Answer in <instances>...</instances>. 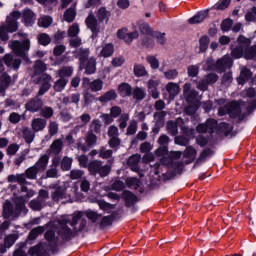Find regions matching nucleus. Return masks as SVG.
<instances>
[{"label": "nucleus", "mask_w": 256, "mask_h": 256, "mask_svg": "<svg viewBox=\"0 0 256 256\" xmlns=\"http://www.w3.org/2000/svg\"><path fill=\"white\" fill-rule=\"evenodd\" d=\"M237 46L232 48L231 55L234 59H256V45L251 47V39L241 35L238 37Z\"/></svg>", "instance_id": "1"}, {"label": "nucleus", "mask_w": 256, "mask_h": 256, "mask_svg": "<svg viewBox=\"0 0 256 256\" xmlns=\"http://www.w3.org/2000/svg\"><path fill=\"white\" fill-rule=\"evenodd\" d=\"M14 37L24 39L22 42L19 40L10 41L8 46L12 49L17 57H21L25 61H29V49H31V40H29L27 33L18 32Z\"/></svg>", "instance_id": "2"}, {"label": "nucleus", "mask_w": 256, "mask_h": 256, "mask_svg": "<svg viewBox=\"0 0 256 256\" xmlns=\"http://www.w3.org/2000/svg\"><path fill=\"white\" fill-rule=\"evenodd\" d=\"M19 19H21V13L17 10L12 11L6 18V23L0 26V39L1 41H8L9 34L15 33L19 29Z\"/></svg>", "instance_id": "3"}, {"label": "nucleus", "mask_w": 256, "mask_h": 256, "mask_svg": "<svg viewBox=\"0 0 256 256\" xmlns=\"http://www.w3.org/2000/svg\"><path fill=\"white\" fill-rule=\"evenodd\" d=\"M83 217L82 212H76L71 221V216H63L61 219L58 220V233L63 237V239H70V237H73V231H71V228H69L67 225H71L72 227H75L77 225L79 219Z\"/></svg>", "instance_id": "4"}, {"label": "nucleus", "mask_w": 256, "mask_h": 256, "mask_svg": "<svg viewBox=\"0 0 256 256\" xmlns=\"http://www.w3.org/2000/svg\"><path fill=\"white\" fill-rule=\"evenodd\" d=\"M232 66L233 59H231V56L225 55L216 63L213 61V58H208L203 62L202 69H204V71H218V73H223L226 69H231Z\"/></svg>", "instance_id": "5"}, {"label": "nucleus", "mask_w": 256, "mask_h": 256, "mask_svg": "<svg viewBox=\"0 0 256 256\" xmlns=\"http://www.w3.org/2000/svg\"><path fill=\"white\" fill-rule=\"evenodd\" d=\"M54 191L51 194L53 201H63L71 199V197H77V186L73 187V193H67V187L65 186H52Z\"/></svg>", "instance_id": "6"}, {"label": "nucleus", "mask_w": 256, "mask_h": 256, "mask_svg": "<svg viewBox=\"0 0 256 256\" xmlns=\"http://www.w3.org/2000/svg\"><path fill=\"white\" fill-rule=\"evenodd\" d=\"M218 115L220 117H223V115H230L232 118L239 117L241 115V106H239L237 101H232L224 107L219 108Z\"/></svg>", "instance_id": "7"}, {"label": "nucleus", "mask_w": 256, "mask_h": 256, "mask_svg": "<svg viewBox=\"0 0 256 256\" xmlns=\"http://www.w3.org/2000/svg\"><path fill=\"white\" fill-rule=\"evenodd\" d=\"M89 171L90 173H98L101 177H107L111 173V166H102L101 162L94 160L89 163Z\"/></svg>", "instance_id": "8"}, {"label": "nucleus", "mask_w": 256, "mask_h": 256, "mask_svg": "<svg viewBox=\"0 0 256 256\" xmlns=\"http://www.w3.org/2000/svg\"><path fill=\"white\" fill-rule=\"evenodd\" d=\"M218 79L219 76H217V74L210 73L198 83L197 89L200 91H207L208 85H214V83H217Z\"/></svg>", "instance_id": "9"}, {"label": "nucleus", "mask_w": 256, "mask_h": 256, "mask_svg": "<svg viewBox=\"0 0 256 256\" xmlns=\"http://www.w3.org/2000/svg\"><path fill=\"white\" fill-rule=\"evenodd\" d=\"M21 17L25 27H33L35 21H37V15H35V12L31 9H24Z\"/></svg>", "instance_id": "10"}, {"label": "nucleus", "mask_w": 256, "mask_h": 256, "mask_svg": "<svg viewBox=\"0 0 256 256\" xmlns=\"http://www.w3.org/2000/svg\"><path fill=\"white\" fill-rule=\"evenodd\" d=\"M38 82L41 84L39 95H45L51 89L53 78L49 74H42Z\"/></svg>", "instance_id": "11"}, {"label": "nucleus", "mask_w": 256, "mask_h": 256, "mask_svg": "<svg viewBox=\"0 0 256 256\" xmlns=\"http://www.w3.org/2000/svg\"><path fill=\"white\" fill-rule=\"evenodd\" d=\"M159 85H161V80L155 77L148 80V93L151 94L153 99H159Z\"/></svg>", "instance_id": "12"}, {"label": "nucleus", "mask_w": 256, "mask_h": 256, "mask_svg": "<svg viewBox=\"0 0 256 256\" xmlns=\"http://www.w3.org/2000/svg\"><path fill=\"white\" fill-rule=\"evenodd\" d=\"M82 85H88L90 91H92L93 93H97L103 90L104 83L103 80L99 78L92 81L89 80V78H83Z\"/></svg>", "instance_id": "13"}, {"label": "nucleus", "mask_w": 256, "mask_h": 256, "mask_svg": "<svg viewBox=\"0 0 256 256\" xmlns=\"http://www.w3.org/2000/svg\"><path fill=\"white\" fill-rule=\"evenodd\" d=\"M117 37L118 39L125 41V43H131L133 39H137V37H139V32L134 31L129 33L127 28H121L117 31Z\"/></svg>", "instance_id": "14"}, {"label": "nucleus", "mask_w": 256, "mask_h": 256, "mask_svg": "<svg viewBox=\"0 0 256 256\" xmlns=\"http://www.w3.org/2000/svg\"><path fill=\"white\" fill-rule=\"evenodd\" d=\"M198 133H213L217 129V121L215 119H208L206 123L197 126Z\"/></svg>", "instance_id": "15"}, {"label": "nucleus", "mask_w": 256, "mask_h": 256, "mask_svg": "<svg viewBox=\"0 0 256 256\" xmlns=\"http://www.w3.org/2000/svg\"><path fill=\"white\" fill-rule=\"evenodd\" d=\"M21 192L26 193V196L20 198V204L16 205L17 211H23V209H25V201H29L31 197L35 196V192L33 190L27 189V186H22Z\"/></svg>", "instance_id": "16"}, {"label": "nucleus", "mask_w": 256, "mask_h": 256, "mask_svg": "<svg viewBox=\"0 0 256 256\" xmlns=\"http://www.w3.org/2000/svg\"><path fill=\"white\" fill-rule=\"evenodd\" d=\"M3 61L5 65L9 67V69L17 70L19 67H21V59L15 58L13 54H6Z\"/></svg>", "instance_id": "17"}, {"label": "nucleus", "mask_w": 256, "mask_h": 256, "mask_svg": "<svg viewBox=\"0 0 256 256\" xmlns=\"http://www.w3.org/2000/svg\"><path fill=\"white\" fill-rule=\"evenodd\" d=\"M165 89L169 95V101H173V99H175V97H177V95H179V92L181 91V87L175 82H169L168 84H166Z\"/></svg>", "instance_id": "18"}, {"label": "nucleus", "mask_w": 256, "mask_h": 256, "mask_svg": "<svg viewBox=\"0 0 256 256\" xmlns=\"http://www.w3.org/2000/svg\"><path fill=\"white\" fill-rule=\"evenodd\" d=\"M47 127V120L44 118H34L31 122V128L34 133H39L41 131H44V129Z\"/></svg>", "instance_id": "19"}, {"label": "nucleus", "mask_w": 256, "mask_h": 256, "mask_svg": "<svg viewBox=\"0 0 256 256\" xmlns=\"http://www.w3.org/2000/svg\"><path fill=\"white\" fill-rule=\"evenodd\" d=\"M139 161H141L140 154H133L128 158L127 165L131 171H134L135 173L139 172Z\"/></svg>", "instance_id": "20"}, {"label": "nucleus", "mask_w": 256, "mask_h": 256, "mask_svg": "<svg viewBox=\"0 0 256 256\" xmlns=\"http://www.w3.org/2000/svg\"><path fill=\"white\" fill-rule=\"evenodd\" d=\"M49 227H53V222L48 223L46 226H38L36 228H33L30 233L28 238L31 241H34V239H36L37 237H39V235H41L42 233L45 232V230Z\"/></svg>", "instance_id": "21"}, {"label": "nucleus", "mask_w": 256, "mask_h": 256, "mask_svg": "<svg viewBox=\"0 0 256 256\" xmlns=\"http://www.w3.org/2000/svg\"><path fill=\"white\" fill-rule=\"evenodd\" d=\"M48 165H49V154H43L34 164V167H36L40 173H43V171L47 169Z\"/></svg>", "instance_id": "22"}, {"label": "nucleus", "mask_w": 256, "mask_h": 256, "mask_svg": "<svg viewBox=\"0 0 256 256\" xmlns=\"http://www.w3.org/2000/svg\"><path fill=\"white\" fill-rule=\"evenodd\" d=\"M208 15H209V11L203 10L201 12H198L192 18H190L188 20V23H190V25H196L197 23H203V21H205V19H207Z\"/></svg>", "instance_id": "23"}, {"label": "nucleus", "mask_w": 256, "mask_h": 256, "mask_svg": "<svg viewBox=\"0 0 256 256\" xmlns=\"http://www.w3.org/2000/svg\"><path fill=\"white\" fill-rule=\"evenodd\" d=\"M116 98H117V92L114 89H111L106 93H104L102 96H100L98 98V101L100 103L105 104V103H109V101H115Z\"/></svg>", "instance_id": "24"}, {"label": "nucleus", "mask_w": 256, "mask_h": 256, "mask_svg": "<svg viewBox=\"0 0 256 256\" xmlns=\"http://www.w3.org/2000/svg\"><path fill=\"white\" fill-rule=\"evenodd\" d=\"M86 25L89 29H91L92 33H99V24L97 23V18L90 14L86 18Z\"/></svg>", "instance_id": "25"}, {"label": "nucleus", "mask_w": 256, "mask_h": 256, "mask_svg": "<svg viewBox=\"0 0 256 256\" xmlns=\"http://www.w3.org/2000/svg\"><path fill=\"white\" fill-rule=\"evenodd\" d=\"M11 84V77L7 74H2L0 76V94L5 95V91Z\"/></svg>", "instance_id": "26"}, {"label": "nucleus", "mask_w": 256, "mask_h": 256, "mask_svg": "<svg viewBox=\"0 0 256 256\" xmlns=\"http://www.w3.org/2000/svg\"><path fill=\"white\" fill-rule=\"evenodd\" d=\"M41 107H43V101L39 99L31 100L26 104L27 111H31L32 113H37Z\"/></svg>", "instance_id": "27"}, {"label": "nucleus", "mask_w": 256, "mask_h": 256, "mask_svg": "<svg viewBox=\"0 0 256 256\" xmlns=\"http://www.w3.org/2000/svg\"><path fill=\"white\" fill-rule=\"evenodd\" d=\"M57 77L61 79H69L73 75V67L64 66L56 72Z\"/></svg>", "instance_id": "28"}, {"label": "nucleus", "mask_w": 256, "mask_h": 256, "mask_svg": "<svg viewBox=\"0 0 256 256\" xmlns=\"http://www.w3.org/2000/svg\"><path fill=\"white\" fill-rule=\"evenodd\" d=\"M251 70L247 69L246 67H241L240 68V76L238 78V83L239 85H243L246 81H249L252 77Z\"/></svg>", "instance_id": "29"}, {"label": "nucleus", "mask_w": 256, "mask_h": 256, "mask_svg": "<svg viewBox=\"0 0 256 256\" xmlns=\"http://www.w3.org/2000/svg\"><path fill=\"white\" fill-rule=\"evenodd\" d=\"M76 57L80 60V68L83 69L85 67L84 61H87L89 57V49L80 48L76 51Z\"/></svg>", "instance_id": "30"}, {"label": "nucleus", "mask_w": 256, "mask_h": 256, "mask_svg": "<svg viewBox=\"0 0 256 256\" xmlns=\"http://www.w3.org/2000/svg\"><path fill=\"white\" fill-rule=\"evenodd\" d=\"M113 53H115V47L113 46V44L108 43L102 47L99 57H104L105 59H107V57H111Z\"/></svg>", "instance_id": "31"}, {"label": "nucleus", "mask_w": 256, "mask_h": 256, "mask_svg": "<svg viewBox=\"0 0 256 256\" xmlns=\"http://www.w3.org/2000/svg\"><path fill=\"white\" fill-rule=\"evenodd\" d=\"M118 90L122 97H131L133 95V88L128 83L120 84Z\"/></svg>", "instance_id": "32"}, {"label": "nucleus", "mask_w": 256, "mask_h": 256, "mask_svg": "<svg viewBox=\"0 0 256 256\" xmlns=\"http://www.w3.org/2000/svg\"><path fill=\"white\" fill-rule=\"evenodd\" d=\"M43 249H45V244L40 243L36 246L31 247L28 251V254L30 256H43L45 253Z\"/></svg>", "instance_id": "33"}, {"label": "nucleus", "mask_w": 256, "mask_h": 256, "mask_svg": "<svg viewBox=\"0 0 256 256\" xmlns=\"http://www.w3.org/2000/svg\"><path fill=\"white\" fill-rule=\"evenodd\" d=\"M182 155H183V152H181V151L170 152L168 159L163 157L161 159V163H162V165H169L171 163V161H173V159H179Z\"/></svg>", "instance_id": "34"}, {"label": "nucleus", "mask_w": 256, "mask_h": 256, "mask_svg": "<svg viewBox=\"0 0 256 256\" xmlns=\"http://www.w3.org/2000/svg\"><path fill=\"white\" fill-rule=\"evenodd\" d=\"M133 73L135 77H145L149 75V73L147 72V69L143 64H135L133 68Z\"/></svg>", "instance_id": "35"}, {"label": "nucleus", "mask_w": 256, "mask_h": 256, "mask_svg": "<svg viewBox=\"0 0 256 256\" xmlns=\"http://www.w3.org/2000/svg\"><path fill=\"white\" fill-rule=\"evenodd\" d=\"M67 83H69V79L67 78H59L53 86L54 91L61 93L65 87H67Z\"/></svg>", "instance_id": "36"}, {"label": "nucleus", "mask_w": 256, "mask_h": 256, "mask_svg": "<svg viewBox=\"0 0 256 256\" xmlns=\"http://www.w3.org/2000/svg\"><path fill=\"white\" fill-rule=\"evenodd\" d=\"M77 17V12H75V7H70L64 12V20L67 23H73Z\"/></svg>", "instance_id": "37"}, {"label": "nucleus", "mask_w": 256, "mask_h": 256, "mask_svg": "<svg viewBox=\"0 0 256 256\" xmlns=\"http://www.w3.org/2000/svg\"><path fill=\"white\" fill-rule=\"evenodd\" d=\"M63 149V141L60 139L55 140L50 146V153H54V155H59Z\"/></svg>", "instance_id": "38"}, {"label": "nucleus", "mask_w": 256, "mask_h": 256, "mask_svg": "<svg viewBox=\"0 0 256 256\" xmlns=\"http://www.w3.org/2000/svg\"><path fill=\"white\" fill-rule=\"evenodd\" d=\"M95 71H97V60L91 57L86 65V73L87 75H93Z\"/></svg>", "instance_id": "39"}, {"label": "nucleus", "mask_w": 256, "mask_h": 256, "mask_svg": "<svg viewBox=\"0 0 256 256\" xmlns=\"http://www.w3.org/2000/svg\"><path fill=\"white\" fill-rule=\"evenodd\" d=\"M22 133L26 143H33V140L35 139V131L29 129L28 127H24L22 129Z\"/></svg>", "instance_id": "40"}, {"label": "nucleus", "mask_w": 256, "mask_h": 256, "mask_svg": "<svg viewBox=\"0 0 256 256\" xmlns=\"http://www.w3.org/2000/svg\"><path fill=\"white\" fill-rule=\"evenodd\" d=\"M41 173L39 171V169L37 168V166L33 165L31 167H29L28 169H26L25 171V175L27 179H31V180H35L37 179V175Z\"/></svg>", "instance_id": "41"}, {"label": "nucleus", "mask_w": 256, "mask_h": 256, "mask_svg": "<svg viewBox=\"0 0 256 256\" xmlns=\"http://www.w3.org/2000/svg\"><path fill=\"white\" fill-rule=\"evenodd\" d=\"M109 17H111V12L107 11L105 7L98 10L97 18L101 23H103V21H109Z\"/></svg>", "instance_id": "42"}, {"label": "nucleus", "mask_w": 256, "mask_h": 256, "mask_svg": "<svg viewBox=\"0 0 256 256\" xmlns=\"http://www.w3.org/2000/svg\"><path fill=\"white\" fill-rule=\"evenodd\" d=\"M52 23L53 18L50 16H42L38 19L39 27H44V29H47V27H51Z\"/></svg>", "instance_id": "43"}, {"label": "nucleus", "mask_w": 256, "mask_h": 256, "mask_svg": "<svg viewBox=\"0 0 256 256\" xmlns=\"http://www.w3.org/2000/svg\"><path fill=\"white\" fill-rule=\"evenodd\" d=\"M44 237L48 241V243L51 247H55V245H57V238L55 237V231L54 230H48L45 233Z\"/></svg>", "instance_id": "44"}, {"label": "nucleus", "mask_w": 256, "mask_h": 256, "mask_svg": "<svg viewBox=\"0 0 256 256\" xmlns=\"http://www.w3.org/2000/svg\"><path fill=\"white\" fill-rule=\"evenodd\" d=\"M132 93L134 99H136L137 101H143V99H145V97L147 96V92H145L143 88L139 87L135 88Z\"/></svg>", "instance_id": "45"}, {"label": "nucleus", "mask_w": 256, "mask_h": 256, "mask_svg": "<svg viewBox=\"0 0 256 256\" xmlns=\"http://www.w3.org/2000/svg\"><path fill=\"white\" fill-rule=\"evenodd\" d=\"M125 183L129 189H137L141 185V181L135 177L127 178Z\"/></svg>", "instance_id": "46"}, {"label": "nucleus", "mask_w": 256, "mask_h": 256, "mask_svg": "<svg viewBox=\"0 0 256 256\" xmlns=\"http://www.w3.org/2000/svg\"><path fill=\"white\" fill-rule=\"evenodd\" d=\"M123 199L126 201V205H132V203L137 201V196H135L131 191H124Z\"/></svg>", "instance_id": "47"}, {"label": "nucleus", "mask_w": 256, "mask_h": 256, "mask_svg": "<svg viewBox=\"0 0 256 256\" xmlns=\"http://www.w3.org/2000/svg\"><path fill=\"white\" fill-rule=\"evenodd\" d=\"M85 141H86L87 147H93V145H97V135L89 131L86 135Z\"/></svg>", "instance_id": "48"}, {"label": "nucleus", "mask_w": 256, "mask_h": 256, "mask_svg": "<svg viewBox=\"0 0 256 256\" xmlns=\"http://www.w3.org/2000/svg\"><path fill=\"white\" fill-rule=\"evenodd\" d=\"M19 239V236L17 234H10L5 238L4 246L9 249V247H13L15 245V241Z\"/></svg>", "instance_id": "49"}, {"label": "nucleus", "mask_w": 256, "mask_h": 256, "mask_svg": "<svg viewBox=\"0 0 256 256\" xmlns=\"http://www.w3.org/2000/svg\"><path fill=\"white\" fill-rule=\"evenodd\" d=\"M73 165V158L65 156L61 161L62 171H69Z\"/></svg>", "instance_id": "50"}, {"label": "nucleus", "mask_w": 256, "mask_h": 256, "mask_svg": "<svg viewBox=\"0 0 256 256\" xmlns=\"http://www.w3.org/2000/svg\"><path fill=\"white\" fill-rule=\"evenodd\" d=\"M209 36H202L199 40L200 43V51L201 53H205L207 49L209 48V43H210Z\"/></svg>", "instance_id": "51"}, {"label": "nucleus", "mask_w": 256, "mask_h": 256, "mask_svg": "<svg viewBox=\"0 0 256 256\" xmlns=\"http://www.w3.org/2000/svg\"><path fill=\"white\" fill-rule=\"evenodd\" d=\"M3 215L4 217L7 219L9 217H11V215H13V204H11V202L6 201L4 203V207H3Z\"/></svg>", "instance_id": "52"}, {"label": "nucleus", "mask_w": 256, "mask_h": 256, "mask_svg": "<svg viewBox=\"0 0 256 256\" xmlns=\"http://www.w3.org/2000/svg\"><path fill=\"white\" fill-rule=\"evenodd\" d=\"M38 43L44 47H47V45L51 43V37L47 33H41L38 35Z\"/></svg>", "instance_id": "53"}, {"label": "nucleus", "mask_w": 256, "mask_h": 256, "mask_svg": "<svg viewBox=\"0 0 256 256\" xmlns=\"http://www.w3.org/2000/svg\"><path fill=\"white\" fill-rule=\"evenodd\" d=\"M54 111L53 108L49 106H45L40 110L41 117H44V119H51L53 117Z\"/></svg>", "instance_id": "54"}, {"label": "nucleus", "mask_w": 256, "mask_h": 256, "mask_svg": "<svg viewBox=\"0 0 256 256\" xmlns=\"http://www.w3.org/2000/svg\"><path fill=\"white\" fill-rule=\"evenodd\" d=\"M34 71L36 75H39V73L47 71V65H45L43 61L38 60L34 65Z\"/></svg>", "instance_id": "55"}, {"label": "nucleus", "mask_w": 256, "mask_h": 256, "mask_svg": "<svg viewBox=\"0 0 256 256\" xmlns=\"http://www.w3.org/2000/svg\"><path fill=\"white\" fill-rule=\"evenodd\" d=\"M199 64L190 65L187 67L188 77H197L199 75Z\"/></svg>", "instance_id": "56"}, {"label": "nucleus", "mask_w": 256, "mask_h": 256, "mask_svg": "<svg viewBox=\"0 0 256 256\" xmlns=\"http://www.w3.org/2000/svg\"><path fill=\"white\" fill-rule=\"evenodd\" d=\"M80 28H79V24L74 23L72 24L69 29H68V35L69 37H77L79 35L80 32Z\"/></svg>", "instance_id": "57"}, {"label": "nucleus", "mask_w": 256, "mask_h": 256, "mask_svg": "<svg viewBox=\"0 0 256 256\" xmlns=\"http://www.w3.org/2000/svg\"><path fill=\"white\" fill-rule=\"evenodd\" d=\"M178 75H179V72L176 69H171V70H167L164 72V77H165V79H168V81L177 79Z\"/></svg>", "instance_id": "58"}, {"label": "nucleus", "mask_w": 256, "mask_h": 256, "mask_svg": "<svg viewBox=\"0 0 256 256\" xmlns=\"http://www.w3.org/2000/svg\"><path fill=\"white\" fill-rule=\"evenodd\" d=\"M29 206L33 209V211H39L43 209V200H39V198L36 200H32L30 201Z\"/></svg>", "instance_id": "59"}, {"label": "nucleus", "mask_w": 256, "mask_h": 256, "mask_svg": "<svg viewBox=\"0 0 256 256\" xmlns=\"http://www.w3.org/2000/svg\"><path fill=\"white\" fill-rule=\"evenodd\" d=\"M146 61L151 69H159V60L155 56H147Z\"/></svg>", "instance_id": "60"}, {"label": "nucleus", "mask_w": 256, "mask_h": 256, "mask_svg": "<svg viewBox=\"0 0 256 256\" xmlns=\"http://www.w3.org/2000/svg\"><path fill=\"white\" fill-rule=\"evenodd\" d=\"M119 128L125 129L127 127V121H129V115L127 113H123L119 117Z\"/></svg>", "instance_id": "61"}, {"label": "nucleus", "mask_w": 256, "mask_h": 256, "mask_svg": "<svg viewBox=\"0 0 256 256\" xmlns=\"http://www.w3.org/2000/svg\"><path fill=\"white\" fill-rule=\"evenodd\" d=\"M167 130L170 133V135H177V133H179V130L177 129V124L173 121H169L167 123Z\"/></svg>", "instance_id": "62"}, {"label": "nucleus", "mask_w": 256, "mask_h": 256, "mask_svg": "<svg viewBox=\"0 0 256 256\" xmlns=\"http://www.w3.org/2000/svg\"><path fill=\"white\" fill-rule=\"evenodd\" d=\"M90 131L91 133H99L101 131V121L99 119L93 120L92 123L90 124Z\"/></svg>", "instance_id": "63"}, {"label": "nucleus", "mask_w": 256, "mask_h": 256, "mask_svg": "<svg viewBox=\"0 0 256 256\" xmlns=\"http://www.w3.org/2000/svg\"><path fill=\"white\" fill-rule=\"evenodd\" d=\"M137 133V121L132 120L127 128L126 135H135Z\"/></svg>", "instance_id": "64"}]
</instances>
